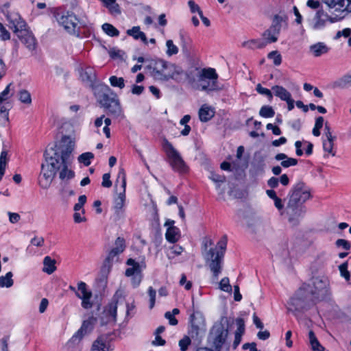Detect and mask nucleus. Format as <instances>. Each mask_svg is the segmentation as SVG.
I'll return each mask as SVG.
<instances>
[{"instance_id":"1","label":"nucleus","mask_w":351,"mask_h":351,"mask_svg":"<svg viewBox=\"0 0 351 351\" xmlns=\"http://www.w3.org/2000/svg\"><path fill=\"white\" fill-rule=\"evenodd\" d=\"M330 295V282L328 278H314L313 285L303 284L291 298L288 302V311L293 312L295 315L298 313H304Z\"/></svg>"},{"instance_id":"2","label":"nucleus","mask_w":351,"mask_h":351,"mask_svg":"<svg viewBox=\"0 0 351 351\" xmlns=\"http://www.w3.org/2000/svg\"><path fill=\"white\" fill-rule=\"evenodd\" d=\"M70 147L72 152L75 141L71 137L64 136L61 139L60 148L56 149V145L55 148L51 147L45 151V163L41 165V172L38 178L39 185L43 189H47L50 186L56 172L62 167L64 156Z\"/></svg>"},{"instance_id":"3","label":"nucleus","mask_w":351,"mask_h":351,"mask_svg":"<svg viewBox=\"0 0 351 351\" xmlns=\"http://www.w3.org/2000/svg\"><path fill=\"white\" fill-rule=\"evenodd\" d=\"M311 198V191L309 186L302 181L296 182L288 193V200L282 215L285 216L291 226H298L306 212L304 204Z\"/></svg>"},{"instance_id":"4","label":"nucleus","mask_w":351,"mask_h":351,"mask_svg":"<svg viewBox=\"0 0 351 351\" xmlns=\"http://www.w3.org/2000/svg\"><path fill=\"white\" fill-rule=\"evenodd\" d=\"M146 69L155 80L160 82H180L184 75L181 67L161 59L149 61Z\"/></svg>"},{"instance_id":"5","label":"nucleus","mask_w":351,"mask_h":351,"mask_svg":"<svg viewBox=\"0 0 351 351\" xmlns=\"http://www.w3.org/2000/svg\"><path fill=\"white\" fill-rule=\"evenodd\" d=\"M227 245V237L223 236L217 243L216 248H210L204 254L206 264L212 274V280L216 282L222 271L224 251Z\"/></svg>"},{"instance_id":"6","label":"nucleus","mask_w":351,"mask_h":351,"mask_svg":"<svg viewBox=\"0 0 351 351\" xmlns=\"http://www.w3.org/2000/svg\"><path fill=\"white\" fill-rule=\"evenodd\" d=\"M95 93L98 101L108 110L111 116L121 119L124 118L117 95L108 86L100 85L97 86Z\"/></svg>"},{"instance_id":"7","label":"nucleus","mask_w":351,"mask_h":351,"mask_svg":"<svg viewBox=\"0 0 351 351\" xmlns=\"http://www.w3.org/2000/svg\"><path fill=\"white\" fill-rule=\"evenodd\" d=\"M218 75L215 69L207 68L201 69L195 90L203 91H214L219 89L217 84Z\"/></svg>"},{"instance_id":"8","label":"nucleus","mask_w":351,"mask_h":351,"mask_svg":"<svg viewBox=\"0 0 351 351\" xmlns=\"http://www.w3.org/2000/svg\"><path fill=\"white\" fill-rule=\"evenodd\" d=\"M162 147L173 170L179 173L186 172L188 169L187 166L180 153L174 148L172 144L167 139H165L162 143Z\"/></svg>"},{"instance_id":"9","label":"nucleus","mask_w":351,"mask_h":351,"mask_svg":"<svg viewBox=\"0 0 351 351\" xmlns=\"http://www.w3.org/2000/svg\"><path fill=\"white\" fill-rule=\"evenodd\" d=\"M55 16L58 23L69 34H78L80 27L77 16L69 11H57Z\"/></svg>"},{"instance_id":"10","label":"nucleus","mask_w":351,"mask_h":351,"mask_svg":"<svg viewBox=\"0 0 351 351\" xmlns=\"http://www.w3.org/2000/svg\"><path fill=\"white\" fill-rule=\"evenodd\" d=\"M287 19L285 14H276L274 16L271 26L262 34V39L265 41L266 46L278 40L282 23L285 22Z\"/></svg>"},{"instance_id":"11","label":"nucleus","mask_w":351,"mask_h":351,"mask_svg":"<svg viewBox=\"0 0 351 351\" xmlns=\"http://www.w3.org/2000/svg\"><path fill=\"white\" fill-rule=\"evenodd\" d=\"M127 265L129 266L126 269L125 275L127 277H131V282L132 286L136 288L138 287L143 279L142 271L145 267V265H140L138 262L132 258H129L126 262Z\"/></svg>"},{"instance_id":"12","label":"nucleus","mask_w":351,"mask_h":351,"mask_svg":"<svg viewBox=\"0 0 351 351\" xmlns=\"http://www.w3.org/2000/svg\"><path fill=\"white\" fill-rule=\"evenodd\" d=\"M2 12L9 22L10 28L12 29L15 34L26 28V22L17 12L9 10L6 5H4Z\"/></svg>"},{"instance_id":"13","label":"nucleus","mask_w":351,"mask_h":351,"mask_svg":"<svg viewBox=\"0 0 351 351\" xmlns=\"http://www.w3.org/2000/svg\"><path fill=\"white\" fill-rule=\"evenodd\" d=\"M120 184L121 191L117 198L114 199V208L119 213L123 208L125 200L126 175L123 169H120L115 182V186Z\"/></svg>"},{"instance_id":"14","label":"nucleus","mask_w":351,"mask_h":351,"mask_svg":"<svg viewBox=\"0 0 351 351\" xmlns=\"http://www.w3.org/2000/svg\"><path fill=\"white\" fill-rule=\"evenodd\" d=\"M114 245L115 246L110 250L108 256L104 261L101 267V271L103 273H109L112 266V261L114 257L123 252L125 247L124 239L121 237H118L115 241Z\"/></svg>"},{"instance_id":"15","label":"nucleus","mask_w":351,"mask_h":351,"mask_svg":"<svg viewBox=\"0 0 351 351\" xmlns=\"http://www.w3.org/2000/svg\"><path fill=\"white\" fill-rule=\"evenodd\" d=\"M228 335V329L223 326L215 328L213 344L216 351H228V346L226 345Z\"/></svg>"},{"instance_id":"16","label":"nucleus","mask_w":351,"mask_h":351,"mask_svg":"<svg viewBox=\"0 0 351 351\" xmlns=\"http://www.w3.org/2000/svg\"><path fill=\"white\" fill-rule=\"evenodd\" d=\"M66 151L67 154H65L63 158V165L59 170V177L62 180H70L75 176L74 171L70 169L73 158L71 157V148Z\"/></svg>"},{"instance_id":"17","label":"nucleus","mask_w":351,"mask_h":351,"mask_svg":"<svg viewBox=\"0 0 351 351\" xmlns=\"http://www.w3.org/2000/svg\"><path fill=\"white\" fill-rule=\"evenodd\" d=\"M78 291H75L76 296L81 299L82 306L84 308H90L92 307L93 304L90 302L92 293L87 291L86 285L84 282H80L77 285Z\"/></svg>"},{"instance_id":"18","label":"nucleus","mask_w":351,"mask_h":351,"mask_svg":"<svg viewBox=\"0 0 351 351\" xmlns=\"http://www.w3.org/2000/svg\"><path fill=\"white\" fill-rule=\"evenodd\" d=\"M95 322L96 319L93 317H90L86 320H84L81 328L73 336L72 339L73 341H76L77 339L80 340L84 335L90 332L93 329Z\"/></svg>"},{"instance_id":"19","label":"nucleus","mask_w":351,"mask_h":351,"mask_svg":"<svg viewBox=\"0 0 351 351\" xmlns=\"http://www.w3.org/2000/svg\"><path fill=\"white\" fill-rule=\"evenodd\" d=\"M20 40L26 46V47L32 51L36 47V39L33 34L27 28L16 34Z\"/></svg>"},{"instance_id":"20","label":"nucleus","mask_w":351,"mask_h":351,"mask_svg":"<svg viewBox=\"0 0 351 351\" xmlns=\"http://www.w3.org/2000/svg\"><path fill=\"white\" fill-rule=\"evenodd\" d=\"M80 76L82 81L90 86H93L96 80L95 71L94 69L90 66L82 68L80 71Z\"/></svg>"},{"instance_id":"21","label":"nucleus","mask_w":351,"mask_h":351,"mask_svg":"<svg viewBox=\"0 0 351 351\" xmlns=\"http://www.w3.org/2000/svg\"><path fill=\"white\" fill-rule=\"evenodd\" d=\"M108 337L106 335H101L93 342L91 351H111Z\"/></svg>"},{"instance_id":"22","label":"nucleus","mask_w":351,"mask_h":351,"mask_svg":"<svg viewBox=\"0 0 351 351\" xmlns=\"http://www.w3.org/2000/svg\"><path fill=\"white\" fill-rule=\"evenodd\" d=\"M12 84H9L6 88L0 93V112L3 117H8V108L3 105V102L6 101L10 97V87Z\"/></svg>"},{"instance_id":"23","label":"nucleus","mask_w":351,"mask_h":351,"mask_svg":"<svg viewBox=\"0 0 351 351\" xmlns=\"http://www.w3.org/2000/svg\"><path fill=\"white\" fill-rule=\"evenodd\" d=\"M329 48L328 46L322 42L312 45L309 47L310 53L315 57H319L328 52Z\"/></svg>"},{"instance_id":"24","label":"nucleus","mask_w":351,"mask_h":351,"mask_svg":"<svg viewBox=\"0 0 351 351\" xmlns=\"http://www.w3.org/2000/svg\"><path fill=\"white\" fill-rule=\"evenodd\" d=\"M330 8L334 9L335 11L349 10L346 0H322Z\"/></svg>"},{"instance_id":"25","label":"nucleus","mask_w":351,"mask_h":351,"mask_svg":"<svg viewBox=\"0 0 351 351\" xmlns=\"http://www.w3.org/2000/svg\"><path fill=\"white\" fill-rule=\"evenodd\" d=\"M198 114L201 121L207 122L214 117L215 111L211 107L204 104L199 110Z\"/></svg>"},{"instance_id":"26","label":"nucleus","mask_w":351,"mask_h":351,"mask_svg":"<svg viewBox=\"0 0 351 351\" xmlns=\"http://www.w3.org/2000/svg\"><path fill=\"white\" fill-rule=\"evenodd\" d=\"M241 46L248 49H263L266 47L265 41L262 38L251 39L242 43Z\"/></svg>"},{"instance_id":"27","label":"nucleus","mask_w":351,"mask_h":351,"mask_svg":"<svg viewBox=\"0 0 351 351\" xmlns=\"http://www.w3.org/2000/svg\"><path fill=\"white\" fill-rule=\"evenodd\" d=\"M335 136H333L332 134L328 133V138L323 140V149L325 152L335 156L336 152L334 150V141Z\"/></svg>"},{"instance_id":"28","label":"nucleus","mask_w":351,"mask_h":351,"mask_svg":"<svg viewBox=\"0 0 351 351\" xmlns=\"http://www.w3.org/2000/svg\"><path fill=\"white\" fill-rule=\"evenodd\" d=\"M328 19V16L324 14V11L318 10L315 15V22L313 25V28L316 29H320L323 28Z\"/></svg>"},{"instance_id":"29","label":"nucleus","mask_w":351,"mask_h":351,"mask_svg":"<svg viewBox=\"0 0 351 351\" xmlns=\"http://www.w3.org/2000/svg\"><path fill=\"white\" fill-rule=\"evenodd\" d=\"M201 73V69L195 68L193 70L188 71L186 73V79L191 86L195 89V85H197L199 80V75Z\"/></svg>"},{"instance_id":"30","label":"nucleus","mask_w":351,"mask_h":351,"mask_svg":"<svg viewBox=\"0 0 351 351\" xmlns=\"http://www.w3.org/2000/svg\"><path fill=\"white\" fill-rule=\"evenodd\" d=\"M127 34L132 36L135 40H141L145 44H147V39L144 32H141L140 27L134 26L127 30Z\"/></svg>"},{"instance_id":"31","label":"nucleus","mask_w":351,"mask_h":351,"mask_svg":"<svg viewBox=\"0 0 351 351\" xmlns=\"http://www.w3.org/2000/svg\"><path fill=\"white\" fill-rule=\"evenodd\" d=\"M271 90H273L274 94L282 101L289 99L291 97V93L281 86H274L271 88Z\"/></svg>"},{"instance_id":"32","label":"nucleus","mask_w":351,"mask_h":351,"mask_svg":"<svg viewBox=\"0 0 351 351\" xmlns=\"http://www.w3.org/2000/svg\"><path fill=\"white\" fill-rule=\"evenodd\" d=\"M104 5L108 9L109 12L114 15L117 16L121 14V9L116 0H101Z\"/></svg>"},{"instance_id":"33","label":"nucleus","mask_w":351,"mask_h":351,"mask_svg":"<svg viewBox=\"0 0 351 351\" xmlns=\"http://www.w3.org/2000/svg\"><path fill=\"white\" fill-rule=\"evenodd\" d=\"M56 261L52 259L50 256H45L43 260V271L48 274L53 273L56 267L55 266Z\"/></svg>"},{"instance_id":"34","label":"nucleus","mask_w":351,"mask_h":351,"mask_svg":"<svg viewBox=\"0 0 351 351\" xmlns=\"http://www.w3.org/2000/svg\"><path fill=\"white\" fill-rule=\"evenodd\" d=\"M166 239L172 243H176L180 238V230L177 227L167 228L166 234Z\"/></svg>"},{"instance_id":"35","label":"nucleus","mask_w":351,"mask_h":351,"mask_svg":"<svg viewBox=\"0 0 351 351\" xmlns=\"http://www.w3.org/2000/svg\"><path fill=\"white\" fill-rule=\"evenodd\" d=\"M308 339L311 346V348L315 351H324V348L321 346L319 341L317 340L313 331L310 330L308 332Z\"/></svg>"},{"instance_id":"36","label":"nucleus","mask_w":351,"mask_h":351,"mask_svg":"<svg viewBox=\"0 0 351 351\" xmlns=\"http://www.w3.org/2000/svg\"><path fill=\"white\" fill-rule=\"evenodd\" d=\"M335 86L339 88H346L351 86V75H346L335 82Z\"/></svg>"},{"instance_id":"37","label":"nucleus","mask_w":351,"mask_h":351,"mask_svg":"<svg viewBox=\"0 0 351 351\" xmlns=\"http://www.w3.org/2000/svg\"><path fill=\"white\" fill-rule=\"evenodd\" d=\"M117 302H112L107 306L105 313L108 316L109 320L115 322L117 317Z\"/></svg>"},{"instance_id":"38","label":"nucleus","mask_w":351,"mask_h":351,"mask_svg":"<svg viewBox=\"0 0 351 351\" xmlns=\"http://www.w3.org/2000/svg\"><path fill=\"white\" fill-rule=\"evenodd\" d=\"M13 274L11 271L8 272L5 276H0V287L9 288L13 285Z\"/></svg>"},{"instance_id":"39","label":"nucleus","mask_w":351,"mask_h":351,"mask_svg":"<svg viewBox=\"0 0 351 351\" xmlns=\"http://www.w3.org/2000/svg\"><path fill=\"white\" fill-rule=\"evenodd\" d=\"M93 158L94 154L92 152H85L79 156L78 161L87 167L90 165L91 160Z\"/></svg>"},{"instance_id":"40","label":"nucleus","mask_w":351,"mask_h":351,"mask_svg":"<svg viewBox=\"0 0 351 351\" xmlns=\"http://www.w3.org/2000/svg\"><path fill=\"white\" fill-rule=\"evenodd\" d=\"M102 29L110 36H118L119 34V30L110 23H104Z\"/></svg>"},{"instance_id":"41","label":"nucleus","mask_w":351,"mask_h":351,"mask_svg":"<svg viewBox=\"0 0 351 351\" xmlns=\"http://www.w3.org/2000/svg\"><path fill=\"white\" fill-rule=\"evenodd\" d=\"M259 114L264 118H270L274 116L275 111L271 106H263L260 109Z\"/></svg>"},{"instance_id":"42","label":"nucleus","mask_w":351,"mask_h":351,"mask_svg":"<svg viewBox=\"0 0 351 351\" xmlns=\"http://www.w3.org/2000/svg\"><path fill=\"white\" fill-rule=\"evenodd\" d=\"M8 152L5 150L2 151L0 155V180L2 179L5 170L7 163Z\"/></svg>"},{"instance_id":"43","label":"nucleus","mask_w":351,"mask_h":351,"mask_svg":"<svg viewBox=\"0 0 351 351\" xmlns=\"http://www.w3.org/2000/svg\"><path fill=\"white\" fill-rule=\"evenodd\" d=\"M182 41V49L184 53L189 54L191 50V43L192 40L189 38H184V36H181Z\"/></svg>"},{"instance_id":"44","label":"nucleus","mask_w":351,"mask_h":351,"mask_svg":"<svg viewBox=\"0 0 351 351\" xmlns=\"http://www.w3.org/2000/svg\"><path fill=\"white\" fill-rule=\"evenodd\" d=\"M267 58L271 60L276 66H278L282 62V56L278 51H272L267 55Z\"/></svg>"},{"instance_id":"45","label":"nucleus","mask_w":351,"mask_h":351,"mask_svg":"<svg viewBox=\"0 0 351 351\" xmlns=\"http://www.w3.org/2000/svg\"><path fill=\"white\" fill-rule=\"evenodd\" d=\"M86 202V196L84 195H80L78 198V202L74 205L75 211H82V214L84 215L85 211L83 208L84 205Z\"/></svg>"},{"instance_id":"46","label":"nucleus","mask_w":351,"mask_h":351,"mask_svg":"<svg viewBox=\"0 0 351 351\" xmlns=\"http://www.w3.org/2000/svg\"><path fill=\"white\" fill-rule=\"evenodd\" d=\"M166 46L167 50L166 51L167 56H171L173 55L177 54L178 53V48L176 45L173 44L172 40H168L166 42Z\"/></svg>"},{"instance_id":"47","label":"nucleus","mask_w":351,"mask_h":351,"mask_svg":"<svg viewBox=\"0 0 351 351\" xmlns=\"http://www.w3.org/2000/svg\"><path fill=\"white\" fill-rule=\"evenodd\" d=\"M191 344V340L187 335L184 336L178 342V346L181 351H186Z\"/></svg>"},{"instance_id":"48","label":"nucleus","mask_w":351,"mask_h":351,"mask_svg":"<svg viewBox=\"0 0 351 351\" xmlns=\"http://www.w3.org/2000/svg\"><path fill=\"white\" fill-rule=\"evenodd\" d=\"M19 100L24 104H31L32 97L30 93L26 90H21L19 91Z\"/></svg>"},{"instance_id":"49","label":"nucleus","mask_w":351,"mask_h":351,"mask_svg":"<svg viewBox=\"0 0 351 351\" xmlns=\"http://www.w3.org/2000/svg\"><path fill=\"white\" fill-rule=\"evenodd\" d=\"M256 90L261 95L266 96L269 101L273 99V95L271 90L264 88L261 84H258L256 87Z\"/></svg>"},{"instance_id":"50","label":"nucleus","mask_w":351,"mask_h":351,"mask_svg":"<svg viewBox=\"0 0 351 351\" xmlns=\"http://www.w3.org/2000/svg\"><path fill=\"white\" fill-rule=\"evenodd\" d=\"M110 84L114 87L123 88L125 86L124 79L123 77H117V76H111L109 79Z\"/></svg>"},{"instance_id":"51","label":"nucleus","mask_w":351,"mask_h":351,"mask_svg":"<svg viewBox=\"0 0 351 351\" xmlns=\"http://www.w3.org/2000/svg\"><path fill=\"white\" fill-rule=\"evenodd\" d=\"M219 288L226 292H231L232 287L230 285V280L228 277L223 278L219 282Z\"/></svg>"},{"instance_id":"52","label":"nucleus","mask_w":351,"mask_h":351,"mask_svg":"<svg viewBox=\"0 0 351 351\" xmlns=\"http://www.w3.org/2000/svg\"><path fill=\"white\" fill-rule=\"evenodd\" d=\"M348 263L345 262L339 266V269L341 273V276L346 280H349L350 277V272L348 270Z\"/></svg>"},{"instance_id":"53","label":"nucleus","mask_w":351,"mask_h":351,"mask_svg":"<svg viewBox=\"0 0 351 351\" xmlns=\"http://www.w3.org/2000/svg\"><path fill=\"white\" fill-rule=\"evenodd\" d=\"M147 293L149 297V308H153L155 305L156 291L152 287L147 289Z\"/></svg>"},{"instance_id":"54","label":"nucleus","mask_w":351,"mask_h":351,"mask_svg":"<svg viewBox=\"0 0 351 351\" xmlns=\"http://www.w3.org/2000/svg\"><path fill=\"white\" fill-rule=\"evenodd\" d=\"M109 55L110 56L113 58H121L123 59L125 56V52L122 50L112 48L109 51Z\"/></svg>"},{"instance_id":"55","label":"nucleus","mask_w":351,"mask_h":351,"mask_svg":"<svg viewBox=\"0 0 351 351\" xmlns=\"http://www.w3.org/2000/svg\"><path fill=\"white\" fill-rule=\"evenodd\" d=\"M335 245L337 247H342L345 250H349L351 247L350 242L343 239H337L335 242Z\"/></svg>"},{"instance_id":"56","label":"nucleus","mask_w":351,"mask_h":351,"mask_svg":"<svg viewBox=\"0 0 351 351\" xmlns=\"http://www.w3.org/2000/svg\"><path fill=\"white\" fill-rule=\"evenodd\" d=\"M188 5L190 8V11L191 13L197 12L198 15H200V13L203 12L200 9L199 6L193 0H190L188 1Z\"/></svg>"},{"instance_id":"57","label":"nucleus","mask_w":351,"mask_h":351,"mask_svg":"<svg viewBox=\"0 0 351 351\" xmlns=\"http://www.w3.org/2000/svg\"><path fill=\"white\" fill-rule=\"evenodd\" d=\"M298 164V160L293 158H286L285 160L281 161V166L284 168H288L291 166H295Z\"/></svg>"},{"instance_id":"58","label":"nucleus","mask_w":351,"mask_h":351,"mask_svg":"<svg viewBox=\"0 0 351 351\" xmlns=\"http://www.w3.org/2000/svg\"><path fill=\"white\" fill-rule=\"evenodd\" d=\"M236 323L237 325V329L235 332V334H239L240 335H242L245 331L244 320L242 318H238L236 320Z\"/></svg>"},{"instance_id":"59","label":"nucleus","mask_w":351,"mask_h":351,"mask_svg":"<svg viewBox=\"0 0 351 351\" xmlns=\"http://www.w3.org/2000/svg\"><path fill=\"white\" fill-rule=\"evenodd\" d=\"M183 252V247L180 245H173L170 249V252L169 254V258H173L174 256H178L181 254V253Z\"/></svg>"},{"instance_id":"60","label":"nucleus","mask_w":351,"mask_h":351,"mask_svg":"<svg viewBox=\"0 0 351 351\" xmlns=\"http://www.w3.org/2000/svg\"><path fill=\"white\" fill-rule=\"evenodd\" d=\"M0 38L2 40H8L10 38V32L5 28L3 25L0 23Z\"/></svg>"},{"instance_id":"61","label":"nucleus","mask_w":351,"mask_h":351,"mask_svg":"<svg viewBox=\"0 0 351 351\" xmlns=\"http://www.w3.org/2000/svg\"><path fill=\"white\" fill-rule=\"evenodd\" d=\"M110 175L108 173H104L102 176L101 185L106 188H110L112 186V182L110 181Z\"/></svg>"},{"instance_id":"62","label":"nucleus","mask_w":351,"mask_h":351,"mask_svg":"<svg viewBox=\"0 0 351 351\" xmlns=\"http://www.w3.org/2000/svg\"><path fill=\"white\" fill-rule=\"evenodd\" d=\"M180 285L181 286H184V288L186 290H190L191 289V287H192L191 282L186 280V276H185V274H182L181 278L180 280Z\"/></svg>"},{"instance_id":"63","label":"nucleus","mask_w":351,"mask_h":351,"mask_svg":"<svg viewBox=\"0 0 351 351\" xmlns=\"http://www.w3.org/2000/svg\"><path fill=\"white\" fill-rule=\"evenodd\" d=\"M350 34H351V29H350V28H345V29H343L341 31L337 32V34L335 36V38H339L341 36H343L345 38H348V37H350Z\"/></svg>"},{"instance_id":"64","label":"nucleus","mask_w":351,"mask_h":351,"mask_svg":"<svg viewBox=\"0 0 351 351\" xmlns=\"http://www.w3.org/2000/svg\"><path fill=\"white\" fill-rule=\"evenodd\" d=\"M8 340L9 337L6 336L3 337L0 341V347L1 351H8Z\"/></svg>"}]
</instances>
